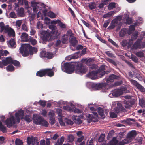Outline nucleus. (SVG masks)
<instances>
[{"label":"nucleus","instance_id":"bf43d9fd","mask_svg":"<svg viewBox=\"0 0 145 145\" xmlns=\"http://www.w3.org/2000/svg\"><path fill=\"white\" fill-rule=\"evenodd\" d=\"M22 22V20H19L16 21V26L20 27L21 25Z\"/></svg>","mask_w":145,"mask_h":145},{"label":"nucleus","instance_id":"7c9ffc66","mask_svg":"<svg viewBox=\"0 0 145 145\" xmlns=\"http://www.w3.org/2000/svg\"><path fill=\"white\" fill-rule=\"evenodd\" d=\"M117 141L116 140V138L115 137H113L112 140L108 143L107 145H116Z\"/></svg>","mask_w":145,"mask_h":145},{"label":"nucleus","instance_id":"0e129e2a","mask_svg":"<svg viewBox=\"0 0 145 145\" xmlns=\"http://www.w3.org/2000/svg\"><path fill=\"white\" fill-rule=\"evenodd\" d=\"M114 112L115 113H114L113 112H110V116L112 118H116L117 116V115L116 114V113L114 111Z\"/></svg>","mask_w":145,"mask_h":145},{"label":"nucleus","instance_id":"dca6fc26","mask_svg":"<svg viewBox=\"0 0 145 145\" xmlns=\"http://www.w3.org/2000/svg\"><path fill=\"white\" fill-rule=\"evenodd\" d=\"M79 52H77L73 55L68 56L66 57V59L70 60L72 59H76L79 57Z\"/></svg>","mask_w":145,"mask_h":145},{"label":"nucleus","instance_id":"20e7f679","mask_svg":"<svg viewBox=\"0 0 145 145\" xmlns=\"http://www.w3.org/2000/svg\"><path fill=\"white\" fill-rule=\"evenodd\" d=\"M20 52L22 54L23 56H27L29 54V51L31 55L33 54L34 52L36 53L37 51V48L32 47L28 44L22 45L20 48Z\"/></svg>","mask_w":145,"mask_h":145},{"label":"nucleus","instance_id":"5701e85b","mask_svg":"<svg viewBox=\"0 0 145 145\" xmlns=\"http://www.w3.org/2000/svg\"><path fill=\"white\" fill-rule=\"evenodd\" d=\"M138 33L137 31H135L131 37V39H130L129 40V44L131 45L133 44V40L135 39L138 35Z\"/></svg>","mask_w":145,"mask_h":145},{"label":"nucleus","instance_id":"e433bc0d","mask_svg":"<svg viewBox=\"0 0 145 145\" xmlns=\"http://www.w3.org/2000/svg\"><path fill=\"white\" fill-rule=\"evenodd\" d=\"M64 141V137H62L60 139L58 140L57 142L54 145H62Z\"/></svg>","mask_w":145,"mask_h":145},{"label":"nucleus","instance_id":"2eb2a0df","mask_svg":"<svg viewBox=\"0 0 145 145\" xmlns=\"http://www.w3.org/2000/svg\"><path fill=\"white\" fill-rule=\"evenodd\" d=\"M27 141L28 145H34V144H35L36 145H39V143L36 141L33 137H28Z\"/></svg>","mask_w":145,"mask_h":145},{"label":"nucleus","instance_id":"603ef678","mask_svg":"<svg viewBox=\"0 0 145 145\" xmlns=\"http://www.w3.org/2000/svg\"><path fill=\"white\" fill-rule=\"evenodd\" d=\"M7 71L8 72H10L14 70V67L11 65H9L6 67Z\"/></svg>","mask_w":145,"mask_h":145},{"label":"nucleus","instance_id":"f3484780","mask_svg":"<svg viewBox=\"0 0 145 145\" xmlns=\"http://www.w3.org/2000/svg\"><path fill=\"white\" fill-rule=\"evenodd\" d=\"M81 118L82 116H74L72 117V119L74 121L78 124H80L82 123Z\"/></svg>","mask_w":145,"mask_h":145},{"label":"nucleus","instance_id":"79ce46f5","mask_svg":"<svg viewBox=\"0 0 145 145\" xmlns=\"http://www.w3.org/2000/svg\"><path fill=\"white\" fill-rule=\"evenodd\" d=\"M59 122L60 125L62 126H63L65 125V123L63 121V120L64 119V117L63 116L62 117L58 118Z\"/></svg>","mask_w":145,"mask_h":145},{"label":"nucleus","instance_id":"0eeeda50","mask_svg":"<svg viewBox=\"0 0 145 145\" xmlns=\"http://www.w3.org/2000/svg\"><path fill=\"white\" fill-rule=\"evenodd\" d=\"M126 90V89L125 88L115 89L113 91L112 93L109 94V96L111 98L118 97L122 95L124 93H126L125 92Z\"/></svg>","mask_w":145,"mask_h":145},{"label":"nucleus","instance_id":"a18cd8bd","mask_svg":"<svg viewBox=\"0 0 145 145\" xmlns=\"http://www.w3.org/2000/svg\"><path fill=\"white\" fill-rule=\"evenodd\" d=\"M42 126L45 127L48 126V123L46 120H45L43 118L40 124Z\"/></svg>","mask_w":145,"mask_h":145},{"label":"nucleus","instance_id":"ddd939ff","mask_svg":"<svg viewBox=\"0 0 145 145\" xmlns=\"http://www.w3.org/2000/svg\"><path fill=\"white\" fill-rule=\"evenodd\" d=\"M113 105H115L116 108L114 109V111L116 113H118L122 109V105L119 102H115L113 103Z\"/></svg>","mask_w":145,"mask_h":145},{"label":"nucleus","instance_id":"c03bdc74","mask_svg":"<svg viewBox=\"0 0 145 145\" xmlns=\"http://www.w3.org/2000/svg\"><path fill=\"white\" fill-rule=\"evenodd\" d=\"M0 130L3 132H5L7 131L6 127L2 125V123L0 121Z\"/></svg>","mask_w":145,"mask_h":145},{"label":"nucleus","instance_id":"58836bf2","mask_svg":"<svg viewBox=\"0 0 145 145\" xmlns=\"http://www.w3.org/2000/svg\"><path fill=\"white\" fill-rule=\"evenodd\" d=\"M117 5L114 3H110L108 6V9L109 10H111L114 7H116Z\"/></svg>","mask_w":145,"mask_h":145},{"label":"nucleus","instance_id":"473e14b6","mask_svg":"<svg viewBox=\"0 0 145 145\" xmlns=\"http://www.w3.org/2000/svg\"><path fill=\"white\" fill-rule=\"evenodd\" d=\"M98 111L99 115L102 118H104L105 117V115L103 112V110L102 108L100 107L98 108Z\"/></svg>","mask_w":145,"mask_h":145},{"label":"nucleus","instance_id":"4468645a","mask_svg":"<svg viewBox=\"0 0 145 145\" xmlns=\"http://www.w3.org/2000/svg\"><path fill=\"white\" fill-rule=\"evenodd\" d=\"M30 37H29L27 34L23 33L21 35V40L22 42H27L29 41Z\"/></svg>","mask_w":145,"mask_h":145},{"label":"nucleus","instance_id":"7ed1b4c3","mask_svg":"<svg viewBox=\"0 0 145 145\" xmlns=\"http://www.w3.org/2000/svg\"><path fill=\"white\" fill-rule=\"evenodd\" d=\"M51 33L46 31L43 30H41L40 33L41 35V37H42L43 40H46L50 36L51 37L55 39L57 38L60 35V32L56 28L54 29H51Z\"/></svg>","mask_w":145,"mask_h":145},{"label":"nucleus","instance_id":"ea45409f","mask_svg":"<svg viewBox=\"0 0 145 145\" xmlns=\"http://www.w3.org/2000/svg\"><path fill=\"white\" fill-rule=\"evenodd\" d=\"M127 29H123L121 30L120 32V37H122L124 36L125 35L127 31Z\"/></svg>","mask_w":145,"mask_h":145},{"label":"nucleus","instance_id":"423d86ee","mask_svg":"<svg viewBox=\"0 0 145 145\" xmlns=\"http://www.w3.org/2000/svg\"><path fill=\"white\" fill-rule=\"evenodd\" d=\"M93 105V103L91 104H89L88 105V106H89V108L90 110L92 111H94L92 112L93 113L92 115H91L90 114H87L86 115V116L87 118V119L88 121L89 122H90L91 121L96 122L98 120V114L96 112H94L96 109L95 108L93 107L89 106L90 105Z\"/></svg>","mask_w":145,"mask_h":145},{"label":"nucleus","instance_id":"2f4dec72","mask_svg":"<svg viewBox=\"0 0 145 145\" xmlns=\"http://www.w3.org/2000/svg\"><path fill=\"white\" fill-rule=\"evenodd\" d=\"M9 54V52L7 50H0V59L1 58V56H6Z\"/></svg>","mask_w":145,"mask_h":145},{"label":"nucleus","instance_id":"a211bd4d","mask_svg":"<svg viewBox=\"0 0 145 145\" xmlns=\"http://www.w3.org/2000/svg\"><path fill=\"white\" fill-rule=\"evenodd\" d=\"M46 10H44L43 12L45 16H48L51 18H56V15L54 13L51 11H50L48 12L47 14H46Z\"/></svg>","mask_w":145,"mask_h":145},{"label":"nucleus","instance_id":"4c0bfd02","mask_svg":"<svg viewBox=\"0 0 145 145\" xmlns=\"http://www.w3.org/2000/svg\"><path fill=\"white\" fill-rule=\"evenodd\" d=\"M69 39V36L68 35H65L63 36L62 39V42L63 43H67L68 42Z\"/></svg>","mask_w":145,"mask_h":145},{"label":"nucleus","instance_id":"052dcab7","mask_svg":"<svg viewBox=\"0 0 145 145\" xmlns=\"http://www.w3.org/2000/svg\"><path fill=\"white\" fill-rule=\"evenodd\" d=\"M65 121L68 124L70 125H72L73 123V122L71 120L67 119V118H65Z\"/></svg>","mask_w":145,"mask_h":145},{"label":"nucleus","instance_id":"09e8293b","mask_svg":"<svg viewBox=\"0 0 145 145\" xmlns=\"http://www.w3.org/2000/svg\"><path fill=\"white\" fill-rule=\"evenodd\" d=\"M54 56L53 54L51 52H49L47 53L46 57L49 59H51L53 58Z\"/></svg>","mask_w":145,"mask_h":145},{"label":"nucleus","instance_id":"c756f323","mask_svg":"<svg viewBox=\"0 0 145 145\" xmlns=\"http://www.w3.org/2000/svg\"><path fill=\"white\" fill-rule=\"evenodd\" d=\"M117 77L116 75L112 74L109 77V78L107 80V82L109 83V82H112L114 81V79L117 78Z\"/></svg>","mask_w":145,"mask_h":145},{"label":"nucleus","instance_id":"6e6552de","mask_svg":"<svg viewBox=\"0 0 145 145\" xmlns=\"http://www.w3.org/2000/svg\"><path fill=\"white\" fill-rule=\"evenodd\" d=\"M31 6L33 7L34 13H36L39 10L41 9V8L44 7V5L42 3H38L33 1L31 2Z\"/></svg>","mask_w":145,"mask_h":145},{"label":"nucleus","instance_id":"bb28decb","mask_svg":"<svg viewBox=\"0 0 145 145\" xmlns=\"http://www.w3.org/2000/svg\"><path fill=\"white\" fill-rule=\"evenodd\" d=\"M45 69L40 70L37 72L36 75L41 77L45 76Z\"/></svg>","mask_w":145,"mask_h":145},{"label":"nucleus","instance_id":"de8ad7c7","mask_svg":"<svg viewBox=\"0 0 145 145\" xmlns=\"http://www.w3.org/2000/svg\"><path fill=\"white\" fill-rule=\"evenodd\" d=\"M58 25L62 28H65L66 27L65 24L59 20L58 23Z\"/></svg>","mask_w":145,"mask_h":145},{"label":"nucleus","instance_id":"c85d7f7f","mask_svg":"<svg viewBox=\"0 0 145 145\" xmlns=\"http://www.w3.org/2000/svg\"><path fill=\"white\" fill-rule=\"evenodd\" d=\"M45 75L47 74V75L49 76H52L54 75V73L52 71L51 69H45Z\"/></svg>","mask_w":145,"mask_h":145},{"label":"nucleus","instance_id":"680f3d73","mask_svg":"<svg viewBox=\"0 0 145 145\" xmlns=\"http://www.w3.org/2000/svg\"><path fill=\"white\" fill-rule=\"evenodd\" d=\"M51 20L47 17H46L44 19V23L47 25H48L50 22Z\"/></svg>","mask_w":145,"mask_h":145},{"label":"nucleus","instance_id":"a19ab883","mask_svg":"<svg viewBox=\"0 0 145 145\" xmlns=\"http://www.w3.org/2000/svg\"><path fill=\"white\" fill-rule=\"evenodd\" d=\"M56 110L58 115V118L63 117L62 115V110L61 109H56Z\"/></svg>","mask_w":145,"mask_h":145},{"label":"nucleus","instance_id":"412c9836","mask_svg":"<svg viewBox=\"0 0 145 145\" xmlns=\"http://www.w3.org/2000/svg\"><path fill=\"white\" fill-rule=\"evenodd\" d=\"M139 39H138L137 41V42L135 43L133 45V48H143L145 46V43H144V45H143L142 46H141L140 45V41L139 40Z\"/></svg>","mask_w":145,"mask_h":145},{"label":"nucleus","instance_id":"c9c22d12","mask_svg":"<svg viewBox=\"0 0 145 145\" xmlns=\"http://www.w3.org/2000/svg\"><path fill=\"white\" fill-rule=\"evenodd\" d=\"M50 141L48 139L46 140V142L44 140H42L40 142V145H50Z\"/></svg>","mask_w":145,"mask_h":145},{"label":"nucleus","instance_id":"774afa93","mask_svg":"<svg viewBox=\"0 0 145 145\" xmlns=\"http://www.w3.org/2000/svg\"><path fill=\"white\" fill-rule=\"evenodd\" d=\"M11 64H13L15 66H18L19 65V62L16 60H13L12 59V61L11 63Z\"/></svg>","mask_w":145,"mask_h":145},{"label":"nucleus","instance_id":"6e6d98bb","mask_svg":"<svg viewBox=\"0 0 145 145\" xmlns=\"http://www.w3.org/2000/svg\"><path fill=\"white\" fill-rule=\"evenodd\" d=\"M24 120L26 121L29 122L31 121V117L29 115L26 116L25 117Z\"/></svg>","mask_w":145,"mask_h":145},{"label":"nucleus","instance_id":"9b49d317","mask_svg":"<svg viewBox=\"0 0 145 145\" xmlns=\"http://www.w3.org/2000/svg\"><path fill=\"white\" fill-rule=\"evenodd\" d=\"M136 135V131L135 130H132L128 133L127 137L125 139L127 140L129 143L132 140L135 138Z\"/></svg>","mask_w":145,"mask_h":145},{"label":"nucleus","instance_id":"cd10ccee","mask_svg":"<svg viewBox=\"0 0 145 145\" xmlns=\"http://www.w3.org/2000/svg\"><path fill=\"white\" fill-rule=\"evenodd\" d=\"M137 23H135L134 25H132L130 26L128 31H127L128 33L130 35V34L135 29V26L137 25Z\"/></svg>","mask_w":145,"mask_h":145},{"label":"nucleus","instance_id":"a878e982","mask_svg":"<svg viewBox=\"0 0 145 145\" xmlns=\"http://www.w3.org/2000/svg\"><path fill=\"white\" fill-rule=\"evenodd\" d=\"M8 45L9 47L12 48H14L16 46V44L14 40L11 39L8 42Z\"/></svg>","mask_w":145,"mask_h":145},{"label":"nucleus","instance_id":"338daca9","mask_svg":"<svg viewBox=\"0 0 145 145\" xmlns=\"http://www.w3.org/2000/svg\"><path fill=\"white\" fill-rule=\"evenodd\" d=\"M89 7L91 9H94L96 7V5L94 3H91L89 4Z\"/></svg>","mask_w":145,"mask_h":145},{"label":"nucleus","instance_id":"9d476101","mask_svg":"<svg viewBox=\"0 0 145 145\" xmlns=\"http://www.w3.org/2000/svg\"><path fill=\"white\" fill-rule=\"evenodd\" d=\"M86 86L90 89H92L93 90L99 89L101 88L102 86L101 84H95L91 82L87 83Z\"/></svg>","mask_w":145,"mask_h":145},{"label":"nucleus","instance_id":"72a5a7b5","mask_svg":"<svg viewBox=\"0 0 145 145\" xmlns=\"http://www.w3.org/2000/svg\"><path fill=\"white\" fill-rule=\"evenodd\" d=\"M98 111L99 115L102 118H104L105 117V115L103 112V110L102 108L100 107L98 108Z\"/></svg>","mask_w":145,"mask_h":145},{"label":"nucleus","instance_id":"4d7b16f0","mask_svg":"<svg viewBox=\"0 0 145 145\" xmlns=\"http://www.w3.org/2000/svg\"><path fill=\"white\" fill-rule=\"evenodd\" d=\"M15 144L16 145H23V143L20 140L17 139L15 141Z\"/></svg>","mask_w":145,"mask_h":145},{"label":"nucleus","instance_id":"864d4df0","mask_svg":"<svg viewBox=\"0 0 145 145\" xmlns=\"http://www.w3.org/2000/svg\"><path fill=\"white\" fill-rule=\"evenodd\" d=\"M105 135L104 134H102L99 137L98 139V141L99 142H101L103 141L104 139Z\"/></svg>","mask_w":145,"mask_h":145},{"label":"nucleus","instance_id":"39448f33","mask_svg":"<svg viewBox=\"0 0 145 145\" xmlns=\"http://www.w3.org/2000/svg\"><path fill=\"white\" fill-rule=\"evenodd\" d=\"M105 70V66L103 65L99 68L97 72L92 71L90 72L87 74L86 76L89 78L94 79L98 78H101L105 74L106 72L104 71Z\"/></svg>","mask_w":145,"mask_h":145},{"label":"nucleus","instance_id":"69168bd1","mask_svg":"<svg viewBox=\"0 0 145 145\" xmlns=\"http://www.w3.org/2000/svg\"><path fill=\"white\" fill-rule=\"evenodd\" d=\"M68 140L70 142H72L74 140V137L72 135H69L68 136Z\"/></svg>","mask_w":145,"mask_h":145},{"label":"nucleus","instance_id":"b1692460","mask_svg":"<svg viewBox=\"0 0 145 145\" xmlns=\"http://www.w3.org/2000/svg\"><path fill=\"white\" fill-rule=\"evenodd\" d=\"M8 25H7L5 26L3 22H0V28L1 31V32L4 31L5 32V31H7V29L8 28Z\"/></svg>","mask_w":145,"mask_h":145},{"label":"nucleus","instance_id":"1a4fd4ad","mask_svg":"<svg viewBox=\"0 0 145 145\" xmlns=\"http://www.w3.org/2000/svg\"><path fill=\"white\" fill-rule=\"evenodd\" d=\"M122 18L121 16H118L115 18L113 19L111 22L110 25L108 27V29H112L116 25L118 21H120Z\"/></svg>","mask_w":145,"mask_h":145},{"label":"nucleus","instance_id":"e2e57ef3","mask_svg":"<svg viewBox=\"0 0 145 145\" xmlns=\"http://www.w3.org/2000/svg\"><path fill=\"white\" fill-rule=\"evenodd\" d=\"M46 52L42 51L40 52V56L41 58H44L46 56Z\"/></svg>","mask_w":145,"mask_h":145},{"label":"nucleus","instance_id":"6ab92c4d","mask_svg":"<svg viewBox=\"0 0 145 145\" xmlns=\"http://www.w3.org/2000/svg\"><path fill=\"white\" fill-rule=\"evenodd\" d=\"M59 20H54L51 22V25H50L49 27L50 29H54L56 28V27L55 25L57 24L58 23Z\"/></svg>","mask_w":145,"mask_h":145},{"label":"nucleus","instance_id":"49530a36","mask_svg":"<svg viewBox=\"0 0 145 145\" xmlns=\"http://www.w3.org/2000/svg\"><path fill=\"white\" fill-rule=\"evenodd\" d=\"M137 87L142 92H144L145 91V88L140 84H138Z\"/></svg>","mask_w":145,"mask_h":145},{"label":"nucleus","instance_id":"f704fd0d","mask_svg":"<svg viewBox=\"0 0 145 145\" xmlns=\"http://www.w3.org/2000/svg\"><path fill=\"white\" fill-rule=\"evenodd\" d=\"M70 42L72 46H74L77 43V41L76 38L74 37H73L70 39Z\"/></svg>","mask_w":145,"mask_h":145},{"label":"nucleus","instance_id":"37998d69","mask_svg":"<svg viewBox=\"0 0 145 145\" xmlns=\"http://www.w3.org/2000/svg\"><path fill=\"white\" fill-rule=\"evenodd\" d=\"M59 122L60 125L62 126H63L65 125V123L63 121V120L64 119V117L63 116L62 117L58 118Z\"/></svg>","mask_w":145,"mask_h":145},{"label":"nucleus","instance_id":"3c124183","mask_svg":"<svg viewBox=\"0 0 145 145\" xmlns=\"http://www.w3.org/2000/svg\"><path fill=\"white\" fill-rule=\"evenodd\" d=\"M33 45H35L37 43V41L35 39L33 38L30 37L29 41Z\"/></svg>","mask_w":145,"mask_h":145},{"label":"nucleus","instance_id":"4be33fe9","mask_svg":"<svg viewBox=\"0 0 145 145\" xmlns=\"http://www.w3.org/2000/svg\"><path fill=\"white\" fill-rule=\"evenodd\" d=\"M2 60L4 65L6 66L9 64H11L12 61V59L10 57H7Z\"/></svg>","mask_w":145,"mask_h":145},{"label":"nucleus","instance_id":"f03ea898","mask_svg":"<svg viewBox=\"0 0 145 145\" xmlns=\"http://www.w3.org/2000/svg\"><path fill=\"white\" fill-rule=\"evenodd\" d=\"M77 63H66L63 65H62V70L67 73L71 74L73 72L74 68L76 67L75 66H77ZM76 67L75 72L78 74H84L87 70V68L83 66H76Z\"/></svg>","mask_w":145,"mask_h":145},{"label":"nucleus","instance_id":"8fccbe9b","mask_svg":"<svg viewBox=\"0 0 145 145\" xmlns=\"http://www.w3.org/2000/svg\"><path fill=\"white\" fill-rule=\"evenodd\" d=\"M138 97L139 98V104L140 106L142 107H144V101L143 100L141 99L140 97V96H138Z\"/></svg>","mask_w":145,"mask_h":145},{"label":"nucleus","instance_id":"aec40b11","mask_svg":"<svg viewBox=\"0 0 145 145\" xmlns=\"http://www.w3.org/2000/svg\"><path fill=\"white\" fill-rule=\"evenodd\" d=\"M120 10V8L119 7L118 8V10L116 11H111L105 14H104L103 17L104 18H108L112 16L114 13L118 12Z\"/></svg>","mask_w":145,"mask_h":145},{"label":"nucleus","instance_id":"393cba45","mask_svg":"<svg viewBox=\"0 0 145 145\" xmlns=\"http://www.w3.org/2000/svg\"><path fill=\"white\" fill-rule=\"evenodd\" d=\"M5 32H7L9 35L11 36L14 37L15 35L14 31L12 29L9 27V26L7 31H5Z\"/></svg>","mask_w":145,"mask_h":145},{"label":"nucleus","instance_id":"f8f14e48","mask_svg":"<svg viewBox=\"0 0 145 145\" xmlns=\"http://www.w3.org/2000/svg\"><path fill=\"white\" fill-rule=\"evenodd\" d=\"M43 118L36 114H34L33 116V122L36 124L40 125Z\"/></svg>","mask_w":145,"mask_h":145},{"label":"nucleus","instance_id":"5fc2aeb1","mask_svg":"<svg viewBox=\"0 0 145 145\" xmlns=\"http://www.w3.org/2000/svg\"><path fill=\"white\" fill-rule=\"evenodd\" d=\"M43 24L40 22H38L37 24V27L38 29L43 28Z\"/></svg>","mask_w":145,"mask_h":145},{"label":"nucleus","instance_id":"f257e3e1","mask_svg":"<svg viewBox=\"0 0 145 145\" xmlns=\"http://www.w3.org/2000/svg\"><path fill=\"white\" fill-rule=\"evenodd\" d=\"M15 118L13 116V112H9V114L10 116V117L7 118L4 121L5 117L3 116H0V118L1 119L2 121L4 122L5 124L8 127H10L15 124L16 122L19 123L21 119L24 118V112L25 111L21 109L16 110L15 111Z\"/></svg>","mask_w":145,"mask_h":145},{"label":"nucleus","instance_id":"13d9d810","mask_svg":"<svg viewBox=\"0 0 145 145\" xmlns=\"http://www.w3.org/2000/svg\"><path fill=\"white\" fill-rule=\"evenodd\" d=\"M128 143V141L125 139L122 141L119 142L118 143L117 145H124L125 144Z\"/></svg>","mask_w":145,"mask_h":145}]
</instances>
